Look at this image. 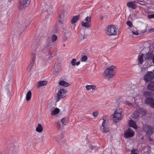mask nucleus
Masks as SVG:
<instances>
[{"label":"nucleus","instance_id":"obj_1","mask_svg":"<svg viewBox=\"0 0 154 154\" xmlns=\"http://www.w3.org/2000/svg\"><path fill=\"white\" fill-rule=\"evenodd\" d=\"M116 67L114 66H112L107 68L103 74L104 77L108 80L112 77L115 75Z\"/></svg>","mask_w":154,"mask_h":154},{"label":"nucleus","instance_id":"obj_2","mask_svg":"<svg viewBox=\"0 0 154 154\" xmlns=\"http://www.w3.org/2000/svg\"><path fill=\"white\" fill-rule=\"evenodd\" d=\"M122 112V109L121 108H118L115 110L114 114L112 115V119L115 123L118 122L119 120L122 119L121 113Z\"/></svg>","mask_w":154,"mask_h":154},{"label":"nucleus","instance_id":"obj_3","mask_svg":"<svg viewBox=\"0 0 154 154\" xmlns=\"http://www.w3.org/2000/svg\"><path fill=\"white\" fill-rule=\"evenodd\" d=\"M67 91L64 89H60L55 96V100L56 102H58L60 100L66 96Z\"/></svg>","mask_w":154,"mask_h":154},{"label":"nucleus","instance_id":"obj_4","mask_svg":"<svg viewBox=\"0 0 154 154\" xmlns=\"http://www.w3.org/2000/svg\"><path fill=\"white\" fill-rule=\"evenodd\" d=\"M106 33L109 36L116 35L117 31L116 27L112 25L108 26L106 29Z\"/></svg>","mask_w":154,"mask_h":154},{"label":"nucleus","instance_id":"obj_5","mask_svg":"<svg viewBox=\"0 0 154 154\" xmlns=\"http://www.w3.org/2000/svg\"><path fill=\"white\" fill-rule=\"evenodd\" d=\"M10 80L8 79L7 83L5 84L3 88V94L5 97L9 96L10 94V92L9 88H11V86L10 85Z\"/></svg>","mask_w":154,"mask_h":154},{"label":"nucleus","instance_id":"obj_6","mask_svg":"<svg viewBox=\"0 0 154 154\" xmlns=\"http://www.w3.org/2000/svg\"><path fill=\"white\" fill-rule=\"evenodd\" d=\"M31 0H19L18 8L21 10L25 8L28 6Z\"/></svg>","mask_w":154,"mask_h":154},{"label":"nucleus","instance_id":"obj_7","mask_svg":"<svg viewBox=\"0 0 154 154\" xmlns=\"http://www.w3.org/2000/svg\"><path fill=\"white\" fill-rule=\"evenodd\" d=\"M91 16L90 15L87 16L85 19L86 22H85L83 21H82L81 23L82 26L86 28L90 27L91 26Z\"/></svg>","mask_w":154,"mask_h":154},{"label":"nucleus","instance_id":"obj_8","mask_svg":"<svg viewBox=\"0 0 154 154\" xmlns=\"http://www.w3.org/2000/svg\"><path fill=\"white\" fill-rule=\"evenodd\" d=\"M143 79L146 82L152 80L154 79L153 73L152 71H148L144 75Z\"/></svg>","mask_w":154,"mask_h":154},{"label":"nucleus","instance_id":"obj_9","mask_svg":"<svg viewBox=\"0 0 154 154\" xmlns=\"http://www.w3.org/2000/svg\"><path fill=\"white\" fill-rule=\"evenodd\" d=\"M143 129L147 135H151L154 133L153 128L150 125H144L143 126Z\"/></svg>","mask_w":154,"mask_h":154},{"label":"nucleus","instance_id":"obj_10","mask_svg":"<svg viewBox=\"0 0 154 154\" xmlns=\"http://www.w3.org/2000/svg\"><path fill=\"white\" fill-rule=\"evenodd\" d=\"M106 116H103V122L102 126L100 127V130L103 132L106 133L109 131V128L105 124L106 120L105 119L106 118Z\"/></svg>","mask_w":154,"mask_h":154},{"label":"nucleus","instance_id":"obj_11","mask_svg":"<svg viewBox=\"0 0 154 154\" xmlns=\"http://www.w3.org/2000/svg\"><path fill=\"white\" fill-rule=\"evenodd\" d=\"M129 96L126 99V100L124 102V103L125 104L128 106H132L133 104L135 103V101L137 98H134V97Z\"/></svg>","mask_w":154,"mask_h":154},{"label":"nucleus","instance_id":"obj_12","mask_svg":"<svg viewBox=\"0 0 154 154\" xmlns=\"http://www.w3.org/2000/svg\"><path fill=\"white\" fill-rule=\"evenodd\" d=\"M134 132L132 130L129 128L124 133L125 137L126 138H128L134 136Z\"/></svg>","mask_w":154,"mask_h":154},{"label":"nucleus","instance_id":"obj_13","mask_svg":"<svg viewBox=\"0 0 154 154\" xmlns=\"http://www.w3.org/2000/svg\"><path fill=\"white\" fill-rule=\"evenodd\" d=\"M146 104L149 105L151 106L154 108V99L152 97H147L145 100Z\"/></svg>","mask_w":154,"mask_h":154},{"label":"nucleus","instance_id":"obj_14","mask_svg":"<svg viewBox=\"0 0 154 154\" xmlns=\"http://www.w3.org/2000/svg\"><path fill=\"white\" fill-rule=\"evenodd\" d=\"M128 95L129 96L134 97V98H137L139 97V95L137 94V93L134 91V89H132L128 91L127 93Z\"/></svg>","mask_w":154,"mask_h":154},{"label":"nucleus","instance_id":"obj_15","mask_svg":"<svg viewBox=\"0 0 154 154\" xmlns=\"http://www.w3.org/2000/svg\"><path fill=\"white\" fill-rule=\"evenodd\" d=\"M136 3L135 1L129 2L127 3V5L128 7L134 9L137 7L136 5Z\"/></svg>","mask_w":154,"mask_h":154},{"label":"nucleus","instance_id":"obj_16","mask_svg":"<svg viewBox=\"0 0 154 154\" xmlns=\"http://www.w3.org/2000/svg\"><path fill=\"white\" fill-rule=\"evenodd\" d=\"M85 88L87 91L91 90L92 91H95L97 88L96 86L94 85H87L85 86Z\"/></svg>","mask_w":154,"mask_h":154},{"label":"nucleus","instance_id":"obj_17","mask_svg":"<svg viewBox=\"0 0 154 154\" xmlns=\"http://www.w3.org/2000/svg\"><path fill=\"white\" fill-rule=\"evenodd\" d=\"M48 83V82L46 81H39L37 85L38 88H39L40 87L45 85Z\"/></svg>","mask_w":154,"mask_h":154},{"label":"nucleus","instance_id":"obj_18","mask_svg":"<svg viewBox=\"0 0 154 154\" xmlns=\"http://www.w3.org/2000/svg\"><path fill=\"white\" fill-rule=\"evenodd\" d=\"M148 89L150 90L154 91V81L151 82L149 84L147 87Z\"/></svg>","mask_w":154,"mask_h":154},{"label":"nucleus","instance_id":"obj_19","mask_svg":"<svg viewBox=\"0 0 154 154\" xmlns=\"http://www.w3.org/2000/svg\"><path fill=\"white\" fill-rule=\"evenodd\" d=\"M51 42H48V43L46 46L44 48V50H45L46 51H49L52 48V46L51 45Z\"/></svg>","mask_w":154,"mask_h":154},{"label":"nucleus","instance_id":"obj_20","mask_svg":"<svg viewBox=\"0 0 154 154\" xmlns=\"http://www.w3.org/2000/svg\"><path fill=\"white\" fill-rule=\"evenodd\" d=\"M79 15H77L74 16L71 20L72 24H74L76 23L79 19Z\"/></svg>","mask_w":154,"mask_h":154},{"label":"nucleus","instance_id":"obj_21","mask_svg":"<svg viewBox=\"0 0 154 154\" xmlns=\"http://www.w3.org/2000/svg\"><path fill=\"white\" fill-rule=\"evenodd\" d=\"M36 131L39 133H41L43 131V127L40 124H38L36 128Z\"/></svg>","mask_w":154,"mask_h":154},{"label":"nucleus","instance_id":"obj_22","mask_svg":"<svg viewBox=\"0 0 154 154\" xmlns=\"http://www.w3.org/2000/svg\"><path fill=\"white\" fill-rule=\"evenodd\" d=\"M56 127L58 130H61L63 128V125H61L60 122L58 121L56 123Z\"/></svg>","mask_w":154,"mask_h":154},{"label":"nucleus","instance_id":"obj_23","mask_svg":"<svg viewBox=\"0 0 154 154\" xmlns=\"http://www.w3.org/2000/svg\"><path fill=\"white\" fill-rule=\"evenodd\" d=\"M59 84L61 86L67 87L69 85V84L64 81H61L59 82Z\"/></svg>","mask_w":154,"mask_h":154},{"label":"nucleus","instance_id":"obj_24","mask_svg":"<svg viewBox=\"0 0 154 154\" xmlns=\"http://www.w3.org/2000/svg\"><path fill=\"white\" fill-rule=\"evenodd\" d=\"M32 96V93L30 91H28L26 95V100L27 101H29L31 98Z\"/></svg>","mask_w":154,"mask_h":154},{"label":"nucleus","instance_id":"obj_25","mask_svg":"<svg viewBox=\"0 0 154 154\" xmlns=\"http://www.w3.org/2000/svg\"><path fill=\"white\" fill-rule=\"evenodd\" d=\"M60 109H59L56 108L52 111L51 113V115L52 116H54L56 114H58L60 112Z\"/></svg>","mask_w":154,"mask_h":154},{"label":"nucleus","instance_id":"obj_26","mask_svg":"<svg viewBox=\"0 0 154 154\" xmlns=\"http://www.w3.org/2000/svg\"><path fill=\"white\" fill-rule=\"evenodd\" d=\"M31 20L29 18H27L24 23V28H26L28 25L30 23Z\"/></svg>","mask_w":154,"mask_h":154},{"label":"nucleus","instance_id":"obj_27","mask_svg":"<svg viewBox=\"0 0 154 154\" xmlns=\"http://www.w3.org/2000/svg\"><path fill=\"white\" fill-rule=\"evenodd\" d=\"M60 66L58 64H57L54 66V72L55 74H56L60 69Z\"/></svg>","mask_w":154,"mask_h":154},{"label":"nucleus","instance_id":"obj_28","mask_svg":"<svg viewBox=\"0 0 154 154\" xmlns=\"http://www.w3.org/2000/svg\"><path fill=\"white\" fill-rule=\"evenodd\" d=\"M147 1V0H135L137 3L143 5H145L146 2Z\"/></svg>","mask_w":154,"mask_h":154},{"label":"nucleus","instance_id":"obj_29","mask_svg":"<svg viewBox=\"0 0 154 154\" xmlns=\"http://www.w3.org/2000/svg\"><path fill=\"white\" fill-rule=\"evenodd\" d=\"M129 124L130 127H132L134 128H136L137 126L134 122L132 120H130L129 123Z\"/></svg>","mask_w":154,"mask_h":154},{"label":"nucleus","instance_id":"obj_30","mask_svg":"<svg viewBox=\"0 0 154 154\" xmlns=\"http://www.w3.org/2000/svg\"><path fill=\"white\" fill-rule=\"evenodd\" d=\"M143 95L144 96L147 97H149L152 96L151 93L147 91H145L143 92Z\"/></svg>","mask_w":154,"mask_h":154},{"label":"nucleus","instance_id":"obj_31","mask_svg":"<svg viewBox=\"0 0 154 154\" xmlns=\"http://www.w3.org/2000/svg\"><path fill=\"white\" fill-rule=\"evenodd\" d=\"M152 58V56L150 53L146 54L145 55V59L146 60H149L151 59Z\"/></svg>","mask_w":154,"mask_h":154},{"label":"nucleus","instance_id":"obj_32","mask_svg":"<svg viewBox=\"0 0 154 154\" xmlns=\"http://www.w3.org/2000/svg\"><path fill=\"white\" fill-rule=\"evenodd\" d=\"M143 54H142L140 55L138 57V61L140 64H142L143 61Z\"/></svg>","mask_w":154,"mask_h":154},{"label":"nucleus","instance_id":"obj_33","mask_svg":"<svg viewBox=\"0 0 154 154\" xmlns=\"http://www.w3.org/2000/svg\"><path fill=\"white\" fill-rule=\"evenodd\" d=\"M61 122L63 125H66L68 122L67 120L65 117L62 119Z\"/></svg>","mask_w":154,"mask_h":154},{"label":"nucleus","instance_id":"obj_34","mask_svg":"<svg viewBox=\"0 0 154 154\" xmlns=\"http://www.w3.org/2000/svg\"><path fill=\"white\" fill-rule=\"evenodd\" d=\"M51 39L52 42H55L57 39V36L55 35H53L51 36Z\"/></svg>","mask_w":154,"mask_h":154},{"label":"nucleus","instance_id":"obj_35","mask_svg":"<svg viewBox=\"0 0 154 154\" xmlns=\"http://www.w3.org/2000/svg\"><path fill=\"white\" fill-rule=\"evenodd\" d=\"M63 19L62 16L60 14L59 18V22L61 24L63 23Z\"/></svg>","mask_w":154,"mask_h":154},{"label":"nucleus","instance_id":"obj_36","mask_svg":"<svg viewBox=\"0 0 154 154\" xmlns=\"http://www.w3.org/2000/svg\"><path fill=\"white\" fill-rule=\"evenodd\" d=\"M88 59V57H87V56H86V55H85L84 56H83V57H82L81 59V60L82 61V62H85L86 61V60H87Z\"/></svg>","mask_w":154,"mask_h":154},{"label":"nucleus","instance_id":"obj_37","mask_svg":"<svg viewBox=\"0 0 154 154\" xmlns=\"http://www.w3.org/2000/svg\"><path fill=\"white\" fill-rule=\"evenodd\" d=\"M76 60L75 59H73L71 61V63L72 66H74L76 65Z\"/></svg>","mask_w":154,"mask_h":154},{"label":"nucleus","instance_id":"obj_38","mask_svg":"<svg viewBox=\"0 0 154 154\" xmlns=\"http://www.w3.org/2000/svg\"><path fill=\"white\" fill-rule=\"evenodd\" d=\"M127 24L128 26L129 27H131L133 25L132 23L129 20H128L127 21Z\"/></svg>","mask_w":154,"mask_h":154},{"label":"nucleus","instance_id":"obj_39","mask_svg":"<svg viewBox=\"0 0 154 154\" xmlns=\"http://www.w3.org/2000/svg\"><path fill=\"white\" fill-rule=\"evenodd\" d=\"M98 111H95L93 112V115L94 117H97L98 115Z\"/></svg>","mask_w":154,"mask_h":154},{"label":"nucleus","instance_id":"obj_40","mask_svg":"<svg viewBox=\"0 0 154 154\" xmlns=\"http://www.w3.org/2000/svg\"><path fill=\"white\" fill-rule=\"evenodd\" d=\"M148 18L149 19L154 18V14L149 15L147 16Z\"/></svg>","mask_w":154,"mask_h":154},{"label":"nucleus","instance_id":"obj_41","mask_svg":"<svg viewBox=\"0 0 154 154\" xmlns=\"http://www.w3.org/2000/svg\"><path fill=\"white\" fill-rule=\"evenodd\" d=\"M139 113L137 111H136L134 112L133 114L134 115H135V117H137L139 115Z\"/></svg>","mask_w":154,"mask_h":154},{"label":"nucleus","instance_id":"obj_42","mask_svg":"<svg viewBox=\"0 0 154 154\" xmlns=\"http://www.w3.org/2000/svg\"><path fill=\"white\" fill-rule=\"evenodd\" d=\"M136 149H133L131 150V154H138L135 152Z\"/></svg>","mask_w":154,"mask_h":154},{"label":"nucleus","instance_id":"obj_43","mask_svg":"<svg viewBox=\"0 0 154 154\" xmlns=\"http://www.w3.org/2000/svg\"><path fill=\"white\" fill-rule=\"evenodd\" d=\"M132 32L133 34L135 35H137L139 34V33L137 31H135L134 30H133L132 31Z\"/></svg>","mask_w":154,"mask_h":154},{"label":"nucleus","instance_id":"obj_44","mask_svg":"<svg viewBox=\"0 0 154 154\" xmlns=\"http://www.w3.org/2000/svg\"><path fill=\"white\" fill-rule=\"evenodd\" d=\"M68 39V37L66 36H64L62 40L63 42L66 41Z\"/></svg>","mask_w":154,"mask_h":154},{"label":"nucleus","instance_id":"obj_45","mask_svg":"<svg viewBox=\"0 0 154 154\" xmlns=\"http://www.w3.org/2000/svg\"><path fill=\"white\" fill-rule=\"evenodd\" d=\"M46 154H54L53 151H49L46 152Z\"/></svg>","mask_w":154,"mask_h":154},{"label":"nucleus","instance_id":"obj_46","mask_svg":"<svg viewBox=\"0 0 154 154\" xmlns=\"http://www.w3.org/2000/svg\"><path fill=\"white\" fill-rule=\"evenodd\" d=\"M32 66H33L32 63H31L29 65L28 67L30 68L29 70H30V69L32 68Z\"/></svg>","mask_w":154,"mask_h":154},{"label":"nucleus","instance_id":"obj_47","mask_svg":"<svg viewBox=\"0 0 154 154\" xmlns=\"http://www.w3.org/2000/svg\"><path fill=\"white\" fill-rule=\"evenodd\" d=\"M139 8H140V10H141L142 11H143L144 10H145L144 8H143L142 7H140V6H139Z\"/></svg>","mask_w":154,"mask_h":154},{"label":"nucleus","instance_id":"obj_48","mask_svg":"<svg viewBox=\"0 0 154 154\" xmlns=\"http://www.w3.org/2000/svg\"><path fill=\"white\" fill-rule=\"evenodd\" d=\"M80 64V62L79 61L77 62L76 63V65L77 66H78V65H79Z\"/></svg>","mask_w":154,"mask_h":154},{"label":"nucleus","instance_id":"obj_49","mask_svg":"<svg viewBox=\"0 0 154 154\" xmlns=\"http://www.w3.org/2000/svg\"><path fill=\"white\" fill-rule=\"evenodd\" d=\"M56 141L58 142H59L60 141V139H58V137H56Z\"/></svg>","mask_w":154,"mask_h":154},{"label":"nucleus","instance_id":"obj_50","mask_svg":"<svg viewBox=\"0 0 154 154\" xmlns=\"http://www.w3.org/2000/svg\"><path fill=\"white\" fill-rule=\"evenodd\" d=\"M14 29H15V30L17 31L19 29L18 27L17 28L16 26H15L14 28Z\"/></svg>","mask_w":154,"mask_h":154},{"label":"nucleus","instance_id":"obj_51","mask_svg":"<svg viewBox=\"0 0 154 154\" xmlns=\"http://www.w3.org/2000/svg\"><path fill=\"white\" fill-rule=\"evenodd\" d=\"M90 148L92 149V150L93 149V146H90Z\"/></svg>","mask_w":154,"mask_h":154},{"label":"nucleus","instance_id":"obj_52","mask_svg":"<svg viewBox=\"0 0 154 154\" xmlns=\"http://www.w3.org/2000/svg\"><path fill=\"white\" fill-rule=\"evenodd\" d=\"M49 8L50 10H52V7L51 6H50V7H49Z\"/></svg>","mask_w":154,"mask_h":154},{"label":"nucleus","instance_id":"obj_53","mask_svg":"<svg viewBox=\"0 0 154 154\" xmlns=\"http://www.w3.org/2000/svg\"><path fill=\"white\" fill-rule=\"evenodd\" d=\"M86 38V35H84L83 36V38Z\"/></svg>","mask_w":154,"mask_h":154},{"label":"nucleus","instance_id":"obj_54","mask_svg":"<svg viewBox=\"0 0 154 154\" xmlns=\"http://www.w3.org/2000/svg\"><path fill=\"white\" fill-rule=\"evenodd\" d=\"M153 62L154 63V55H153V58L152 59Z\"/></svg>","mask_w":154,"mask_h":154},{"label":"nucleus","instance_id":"obj_55","mask_svg":"<svg viewBox=\"0 0 154 154\" xmlns=\"http://www.w3.org/2000/svg\"><path fill=\"white\" fill-rule=\"evenodd\" d=\"M35 59V58H33H33L32 60L33 61V62H34V61Z\"/></svg>","mask_w":154,"mask_h":154},{"label":"nucleus","instance_id":"obj_56","mask_svg":"<svg viewBox=\"0 0 154 154\" xmlns=\"http://www.w3.org/2000/svg\"><path fill=\"white\" fill-rule=\"evenodd\" d=\"M136 29V28L135 27H134L133 29L134 30V29Z\"/></svg>","mask_w":154,"mask_h":154},{"label":"nucleus","instance_id":"obj_57","mask_svg":"<svg viewBox=\"0 0 154 154\" xmlns=\"http://www.w3.org/2000/svg\"><path fill=\"white\" fill-rule=\"evenodd\" d=\"M63 46H65V44H63Z\"/></svg>","mask_w":154,"mask_h":154},{"label":"nucleus","instance_id":"obj_58","mask_svg":"<svg viewBox=\"0 0 154 154\" xmlns=\"http://www.w3.org/2000/svg\"><path fill=\"white\" fill-rule=\"evenodd\" d=\"M48 10H49L48 9H47V12H48Z\"/></svg>","mask_w":154,"mask_h":154},{"label":"nucleus","instance_id":"obj_59","mask_svg":"<svg viewBox=\"0 0 154 154\" xmlns=\"http://www.w3.org/2000/svg\"><path fill=\"white\" fill-rule=\"evenodd\" d=\"M153 71H154V72H154V70H153Z\"/></svg>","mask_w":154,"mask_h":154}]
</instances>
